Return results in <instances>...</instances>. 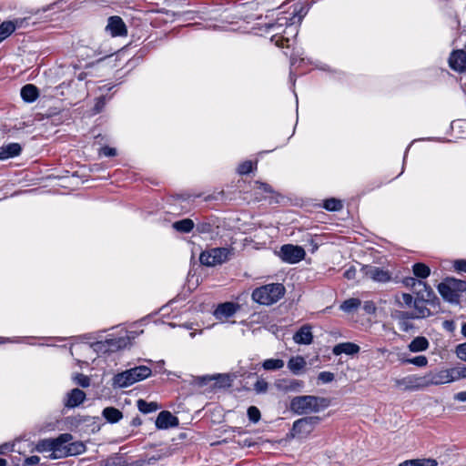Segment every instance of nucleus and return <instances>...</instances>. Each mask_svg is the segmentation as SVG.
Segmentation results:
<instances>
[{"label": "nucleus", "instance_id": "nucleus-1", "mask_svg": "<svg viewBox=\"0 0 466 466\" xmlns=\"http://www.w3.org/2000/svg\"><path fill=\"white\" fill-rule=\"evenodd\" d=\"M70 433H62L53 439V453L49 455L52 460L82 454L86 451V445L82 441H72Z\"/></svg>", "mask_w": 466, "mask_h": 466}, {"label": "nucleus", "instance_id": "nucleus-2", "mask_svg": "<svg viewBox=\"0 0 466 466\" xmlns=\"http://www.w3.org/2000/svg\"><path fill=\"white\" fill-rule=\"evenodd\" d=\"M302 20L300 15L295 9L289 16L280 15L277 18L276 23L268 25L269 28L279 30L285 26L282 31L283 35L275 40L276 46L279 47H289V36L296 35L298 34V25Z\"/></svg>", "mask_w": 466, "mask_h": 466}, {"label": "nucleus", "instance_id": "nucleus-3", "mask_svg": "<svg viewBox=\"0 0 466 466\" xmlns=\"http://www.w3.org/2000/svg\"><path fill=\"white\" fill-rule=\"evenodd\" d=\"M329 405V399L313 395L297 396L290 400V410L298 415L319 412Z\"/></svg>", "mask_w": 466, "mask_h": 466}, {"label": "nucleus", "instance_id": "nucleus-4", "mask_svg": "<svg viewBox=\"0 0 466 466\" xmlns=\"http://www.w3.org/2000/svg\"><path fill=\"white\" fill-rule=\"evenodd\" d=\"M152 374V370L147 366H137L123 372L116 374L112 379L114 388H127L136 382L147 379Z\"/></svg>", "mask_w": 466, "mask_h": 466}, {"label": "nucleus", "instance_id": "nucleus-5", "mask_svg": "<svg viewBox=\"0 0 466 466\" xmlns=\"http://www.w3.org/2000/svg\"><path fill=\"white\" fill-rule=\"evenodd\" d=\"M285 294V288L280 283H271L257 288L252 292V299L261 305H272Z\"/></svg>", "mask_w": 466, "mask_h": 466}, {"label": "nucleus", "instance_id": "nucleus-6", "mask_svg": "<svg viewBox=\"0 0 466 466\" xmlns=\"http://www.w3.org/2000/svg\"><path fill=\"white\" fill-rule=\"evenodd\" d=\"M231 256V249L228 248H214L203 251L199 256L202 265L215 267L228 260Z\"/></svg>", "mask_w": 466, "mask_h": 466}, {"label": "nucleus", "instance_id": "nucleus-7", "mask_svg": "<svg viewBox=\"0 0 466 466\" xmlns=\"http://www.w3.org/2000/svg\"><path fill=\"white\" fill-rule=\"evenodd\" d=\"M319 421L320 418L318 416L299 419L293 422L289 436L291 438H306L314 431Z\"/></svg>", "mask_w": 466, "mask_h": 466}, {"label": "nucleus", "instance_id": "nucleus-8", "mask_svg": "<svg viewBox=\"0 0 466 466\" xmlns=\"http://www.w3.org/2000/svg\"><path fill=\"white\" fill-rule=\"evenodd\" d=\"M425 381H423L424 388L431 385H442L457 381V369L456 367L441 370L436 372H430L426 376H423Z\"/></svg>", "mask_w": 466, "mask_h": 466}, {"label": "nucleus", "instance_id": "nucleus-9", "mask_svg": "<svg viewBox=\"0 0 466 466\" xmlns=\"http://www.w3.org/2000/svg\"><path fill=\"white\" fill-rule=\"evenodd\" d=\"M278 256L285 263L296 264L304 259L306 252L300 246L285 244L280 247Z\"/></svg>", "mask_w": 466, "mask_h": 466}, {"label": "nucleus", "instance_id": "nucleus-10", "mask_svg": "<svg viewBox=\"0 0 466 466\" xmlns=\"http://www.w3.org/2000/svg\"><path fill=\"white\" fill-rule=\"evenodd\" d=\"M360 271L365 278L378 283L390 282L392 275L390 270L374 265H362Z\"/></svg>", "mask_w": 466, "mask_h": 466}, {"label": "nucleus", "instance_id": "nucleus-11", "mask_svg": "<svg viewBox=\"0 0 466 466\" xmlns=\"http://www.w3.org/2000/svg\"><path fill=\"white\" fill-rule=\"evenodd\" d=\"M459 285L466 286V282L454 279H447L445 282L438 285V290L445 300L457 302L459 300V294L455 290V286Z\"/></svg>", "mask_w": 466, "mask_h": 466}, {"label": "nucleus", "instance_id": "nucleus-12", "mask_svg": "<svg viewBox=\"0 0 466 466\" xmlns=\"http://www.w3.org/2000/svg\"><path fill=\"white\" fill-rule=\"evenodd\" d=\"M424 379L415 375L407 376L394 380L395 386L402 390H417L423 389Z\"/></svg>", "mask_w": 466, "mask_h": 466}, {"label": "nucleus", "instance_id": "nucleus-13", "mask_svg": "<svg viewBox=\"0 0 466 466\" xmlns=\"http://www.w3.org/2000/svg\"><path fill=\"white\" fill-rule=\"evenodd\" d=\"M106 31L113 37L127 35V29L123 19L116 15L108 18Z\"/></svg>", "mask_w": 466, "mask_h": 466}, {"label": "nucleus", "instance_id": "nucleus-14", "mask_svg": "<svg viewBox=\"0 0 466 466\" xmlns=\"http://www.w3.org/2000/svg\"><path fill=\"white\" fill-rule=\"evenodd\" d=\"M239 309V305L234 302H225L219 304L214 310V316L217 319L224 321L232 317Z\"/></svg>", "mask_w": 466, "mask_h": 466}, {"label": "nucleus", "instance_id": "nucleus-15", "mask_svg": "<svg viewBox=\"0 0 466 466\" xmlns=\"http://www.w3.org/2000/svg\"><path fill=\"white\" fill-rule=\"evenodd\" d=\"M391 317L398 321L400 330L409 332L410 329H414V325L411 323V319H414L409 311L395 310L391 314Z\"/></svg>", "mask_w": 466, "mask_h": 466}, {"label": "nucleus", "instance_id": "nucleus-16", "mask_svg": "<svg viewBox=\"0 0 466 466\" xmlns=\"http://www.w3.org/2000/svg\"><path fill=\"white\" fill-rule=\"evenodd\" d=\"M412 307L413 311L410 312V314L413 317V319H426L431 316V309L426 306L425 296H422V298H416Z\"/></svg>", "mask_w": 466, "mask_h": 466}, {"label": "nucleus", "instance_id": "nucleus-17", "mask_svg": "<svg viewBox=\"0 0 466 466\" xmlns=\"http://www.w3.org/2000/svg\"><path fill=\"white\" fill-rule=\"evenodd\" d=\"M449 65L451 69L463 72L466 70V52L463 50H456L451 54Z\"/></svg>", "mask_w": 466, "mask_h": 466}, {"label": "nucleus", "instance_id": "nucleus-18", "mask_svg": "<svg viewBox=\"0 0 466 466\" xmlns=\"http://www.w3.org/2000/svg\"><path fill=\"white\" fill-rule=\"evenodd\" d=\"M178 425V420L177 417L171 414V412L163 410L161 411L156 420V426L157 429H168Z\"/></svg>", "mask_w": 466, "mask_h": 466}, {"label": "nucleus", "instance_id": "nucleus-19", "mask_svg": "<svg viewBox=\"0 0 466 466\" xmlns=\"http://www.w3.org/2000/svg\"><path fill=\"white\" fill-rule=\"evenodd\" d=\"M293 340L297 344L309 345L313 341V334L311 332V327L309 325H303L300 329L293 335Z\"/></svg>", "mask_w": 466, "mask_h": 466}, {"label": "nucleus", "instance_id": "nucleus-20", "mask_svg": "<svg viewBox=\"0 0 466 466\" xmlns=\"http://www.w3.org/2000/svg\"><path fill=\"white\" fill-rule=\"evenodd\" d=\"M360 350V346L353 342H342L333 347L332 353L336 356L341 354L354 355L357 354Z\"/></svg>", "mask_w": 466, "mask_h": 466}, {"label": "nucleus", "instance_id": "nucleus-21", "mask_svg": "<svg viewBox=\"0 0 466 466\" xmlns=\"http://www.w3.org/2000/svg\"><path fill=\"white\" fill-rule=\"evenodd\" d=\"M86 399V393L79 390L74 389L66 395L65 406L68 408H74L80 405Z\"/></svg>", "mask_w": 466, "mask_h": 466}, {"label": "nucleus", "instance_id": "nucleus-22", "mask_svg": "<svg viewBox=\"0 0 466 466\" xmlns=\"http://www.w3.org/2000/svg\"><path fill=\"white\" fill-rule=\"evenodd\" d=\"M22 150L18 143H9L0 147V160H5L20 154Z\"/></svg>", "mask_w": 466, "mask_h": 466}, {"label": "nucleus", "instance_id": "nucleus-23", "mask_svg": "<svg viewBox=\"0 0 466 466\" xmlns=\"http://www.w3.org/2000/svg\"><path fill=\"white\" fill-rule=\"evenodd\" d=\"M306 360L302 356L291 357L288 361V368L293 374H299L306 367Z\"/></svg>", "mask_w": 466, "mask_h": 466}, {"label": "nucleus", "instance_id": "nucleus-24", "mask_svg": "<svg viewBox=\"0 0 466 466\" xmlns=\"http://www.w3.org/2000/svg\"><path fill=\"white\" fill-rule=\"evenodd\" d=\"M429 346L428 339L425 337L419 336L410 341L408 348L411 352H420L426 350Z\"/></svg>", "mask_w": 466, "mask_h": 466}, {"label": "nucleus", "instance_id": "nucleus-25", "mask_svg": "<svg viewBox=\"0 0 466 466\" xmlns=\"http://www.w3.org/2000/svg\"><path fill=\"white\" fill-rule=\"evenodd\" d=\"M21 96L25 102H34L38 97V89L31 84H27L21 89Z\"/></svg>", "mask_w": 466, "mask_h": 466}, {"label": "nucleus", "instance_id": "nucleus-26", "mask_svg": "<svg viewBox=\"0 0 466 466\" xmlns=\"http://www.w3.org/2000/svg\"><path fill=\"white\" fill-rule=\"evenodd\" d=\"M104 418L110 423L118 422L123 418V413L116 408L106 407L102 412Z\"/></svg>", "mask_w": 466, "mask_h": 466}, {"label": "nucleus", "instance_id": "nucleus-27", "mask_svg": "<svg viewBox=\"0 0 466 466\" xmlns=\"http://www.w3.org/2000/svg\"><path fill=\"white\" fill-rule=\"evenodd\" d=\"M31 449H30V451L31 452H34V451H37V452H48L50 451L51 453H53V449H54V446H53V439H43L41 441H39L35 445H31Z\"/></svg>", "mask_w": 466, "mask_h": 466}, {"label": "nucleus", "instance_id": "nucleus-28", "mask_svg": "<svg viewBox=\"0 0 466 466\" xmlns=\"http://www.w3.org/2000/svg\"><path fill=\"white\" fill-rule=\"evenodd\" d=\"M106 344L108 346L109 350H120L127 346L129 343V337H118V338H111L106 339Z\"/></svg>", "mask_w": 466, "mask_h": 466}, {"label": "nucleus", "instance_id": "nucleus-29", "mask_svg": "<svg viewBox=\"0 0 466 466\" xmlns=\"http://www.w3.org/2000/svg\"><path fill=\"white\" fill-rule=\"evenodd\" d=\"M200 384H206L207 381L216 380L215 386L222 387L225 385H229V377L228 375L218 374L216 376H204L198 378Z\"/></svg>", "mask_w": 466, "mask_h": 466}, {"label": "nucleus", "instance_id": "nucleus-30", "mask_svg": "<svg viewBox=\"0 0 466 466\" xmlns=\"http://www.w3.org/2000/svg\"><path fill=\"white\" fill-rule=\"evenodd\" d=\"M438 462L434 459H413L407 460L400 463L398 466H437Z\"/></svg>", "mask_w": 466, "mask_h": 466}, {"label": "nucleus", "instance_id": "nucleus-31", "mask_svg": "<svg viewBox=\"0 0 466 466\" xmlns=\"http://www.w3.org/2000/svg\"><path fill=\"white\" fill-rule=\"evenodd\" d=\"M173 228L179 232L188 233L193 229L194 222L189 218H185L173 223Z\"/></svg>", "mask_w": 466, "mask_h": 466}, {"label": "nucleus", "instance_id": "nucleus-32", "mask_svg": "<svg viewBox=\"0 0 466 466\" xmlns=\"http://www.w3.org/2000/svg\"><path fill=\"white\" fill-rule=\"evenodd\" d=\"M284 361L280 359H268L262 362V368L266 370H278L284 367Z\"/></svg>", "mask_w": 466, "mask_h": 466}, {"label": "nucleus", "instance_id": "nucleus-33", "mask_svg": "<svg viewBox=\"0 0 466 466\" xmlns=\"http://www.w3.org/2000/svg\"><path fill=\"white\" fill-rule=\"evenodd\" d=\"M16 25L14 22L7 21L0 25V42L8 37L15 30Z\"/></svg>", "mask_w": 466, "mask_h": 466}, {"label": "nucleus", "instance_id": "nucleus-34", "mask_svg": "<svg viewBox=\"0 0 466 466\" xmlns=\"http://www.w3.org/2000/svg\"><path fill=\"white\" fill-rule=\"evenodd\" d=\"M413 274L420 279H426L430 276V268L423 263H415L412 267Z\"/></svg>", "mask_w": 466, "mask_h": 466}, {"label": "nucleus", "instance_id": "nucleus-35", "mask_svg": "<svg viewBox=\"0 0 466 466\" xmlns=\"http://www.w3.org/2000/svg\"><path fill=\"white\" fill-rule=\"evenodd\" d=\"M361 304L359 299L351 298L346 299L340 306L339 309L344 312H351L357 309Z\"/></svg>", "mask_w": 466, "mask_h": 466}, {"label": "nucleus", "instance_id": "nucleus-36", "mask_svg": "<svg viewBox=\"0 0 466 466\" xmlns=\"http://www.w3.org/2000/svg\"><path fill=\"white\" fill-rule=\"evenodd\" d=\"M137 408L139 411L143 413H150L152 411L157 410V405L156 402H147L144 400H137Z\"/></svg>", "mask_w": 466, "mask_h": 466}, {"label": "nucleus", "instance_id": "nucleus-37", "mask_svg": "<svg viewBox=\"0 0 466 466\" xmlns=\"http://www.w3.org/2000/svg\"><path fill=\"white\" fill-rule=\"evenodd\" d=\"M324 208L329 211H338L342 208V203L340 200L336 198H329L325 200Z\"/></svg>", "mask_w": 466, "mask_h": 466}, {"label": "nucleus", "instance_id": "nucleus-38", "mask_svg": "<svg viewBox=\"0 0 466 466\" xmlns=\"http://www.w3.org/2000/svg\"><path fill=\"white\" fill-rule=\"evenodd\" d=\"M247 413H248V420L251 422L257 423L259 421L261 414H260L259 410L256 406H250L248 409Z\"/></svg>", "mask_w": 466, "mask_h": 466}, {"label": "nucleus", "instance_id": "nucleus-39", "mask_svg": "<svg viewBox=\"0 0 466 466\" xmlns=\"http://www.w3.org/2000/svg\"><path fill=\"white\" fill-rule=\"evenodd\" d=\"M406 363L413 364L418 367H426L428 365V359L425 356H416L405 360Z\"/></svg>", "mask_w": 466, "mask_h": 466}, {"label": "nucleus", "instance_id": "nucleus-40", "mask_svg": "<svg viewBox=\"0 0 466 466\" xmlns=\"http://www.w3.org/2000/svg\"><path fill=\"white\" fill-rule=\"evenodd\" d=\"M268 389V383L262 378H259L254 384V390L260 394L265 393Z\"/></svg>", "mask_w": 466, "mask_h": 466}, {"label": "nucleus", "instance_id": "nucleus-41", "mask_svg": "<svg viewBox=\"0 0 466 466\" xmlns=\"http://www.w3.org/2000/svg\"><path fill=\"white\" fill-rule=\"evenodd\" d=\"M406 286H410L414 289H416L417 287H423L426 290H428V285L420 279H416L414 278H410L405 280Z\"/></svg>", "mask_w": 466, "mask_h": 466}, {"label": "nucleus", "instance_id": "nucleus-42", "mask_svg": "<svg viewBox=\"0 0 466 466\" xmlns=\"http://www.w3.org/2000/svg\"><path fill=\"white\" fill-rule=\"evenodd\" d=\"M253 169V163L249 160L244 161L238 167V172L240 175H247Z\"/></svg>", "mask_w": 466, "mask_h": 466}, {"label": "nucleus", "instance_id": "nucleus-43", "mask_svg": "<svg viewBox=\"0 0 466 466\" xmlns=\"http://www.w3.org/2000/svg\"><path fill=\"white\" fill-rule=\"evenodd\" d=\"M334 379H335V375H334V373H332L330 371H321L318 375V380L321 383H329V382L333 381Z\"/></svg>", "mask_w": 466, "mask_h": 466}, {"label": "nucleus", "instance_id": "nucleus-44", "mask_svg": "<svg viewBox=\"0 0 466 466\" xmlns=\"http://www.w3.org/2000/svg\"><path fill=\"white\" fill-rule=\"evenodd\" d=\"M254 190L258 193V192H265V193H272L273 192L272 187L268 184L262 183L259 181L255 182Z\"/></svg>", "mask_w": 466, "mask_h": 466}, {"label": "nucleus", "instance_id": "nucleus-45", "mask_svg": "<svg viewBox=\"0 0 466 466\" xmlns=\"http://www.w3.org/2000/svg\"><path fill=\"white\" fill-rule=\"evenodd\" d=\"M455 353L460 360L466 361V342L459 344L455 349Z\"/></svg>", "mask_w": 466, "mask_h": 466}, {"label": "nucleus", "instance_id": "nucleus-46", "mask_svg": "<svg viewBox=\"0 0 466 466\" xmlns=\"http://www.w3.org/2000/svg\"><path fill=\"white\" fill-rule=\"evenodd\" d=\"M99 154L105 157H115L116 155V149L110 147H104L100 148Z\"/></svg>", "mask_w": 466, "mask_h": 466}, {"label": "nucleus", "instance_id": "nucleus-47", "mask_svg": "<svg viewBox=\"0 0 466 466\" xmlns=\"http://www.w3.org/2000/svg\"><path fill=\"white\" fill-rule=\"evenodd\" d=\"M76 383L82 387H88L90 385V380L87 376L78 374L76 378Z\"/></svg>", "mask_w": 466, "mask_h": 466}, {"label": "nucleus", "instance_id": "nucleus-48", "mask_svg": "<svg viewBox=\"0 0 466 466\" xmlns=\"http://www.w3.org/2000/svg\"><path fill=\"white\" fill-rule=\"evenodd\" d=\"M20 442L17 441V442H15L14 444H9V443H4L2 445H0V454H5L6 453L7 451H15V446L18 445Z\"/></svg>", "mask_w": 466, "mask_h": 466}, {"label": "nucleus", "instance_id": "nucleus-49", "mask_svg": "<svg viewBox=\"0 0 466 466\" xmlns=\"http://www.w3.org/2000/svg\"><path fill=\"white\" fill-rule=\"evenodd\" d=\"M303 386L302 381L297 380H291L289 381V384L287 385V390H297L301 389Z\"/></svg>", "mask_w": 466, "mask_h": 466}, {"label": "nucleus", "instance_id": "nucleus-50", "mask_svg": "<svg viewBox=\"0 0 466 466\" xmlns=\"http://www.w3.org/2000/svg\"><path fill=\"white\" fill-rule=\"evenodd\" d=\"M414 292L417 294V298H422L424 296L423 292H426V297L429 299L432 293L431 288L428 286V290H426L423 287H417L416 289H414Z\"/></svg>", "mask_w": 466, "mask_h": 466}, {"label": "nucleus", "instance_id": "nucleus-51", "mask_svg": "<svg viewBox=\"0 0 466 466\" xmlns=\"http://www.w3.org/2000/svg\"><path fill=\"white\" fill-rule=\"evenodd\" d=\"M356 275H357V269L355 267L351 266L348 269H346V271L344 272V277L350 280V279H356Z\"/></svg>", "mask_w": 466, "mask_h": 466}, {"label": "nucleus", "instance_id": "nucleus-52", "mask_svg": "<svg viewBox=\"0 0 466 466\" xmlns=\"http://www.w3.org/2000/svg\"><path fill=\"white\" fill-rule=\"evenodd\" d=\"M40 461V458L38 456H30L25 459L23 465L24 466H31L35 465Z\"/></svg>", "mask_w": 466, "mask_h": 466}, {"label": "nucleus", "instance_id": "nucleus-53", "mask_svg": "<svg viewBox=\"0 0 466 466\" xmlns=\"http://www.w3.org/2000/svg\"><path fill=\"white\" fill-rule=\"evenodd\" d=\"M402 301L405 306L411 307L414 304L415 299L410 294L403 293L401 295Z\"/></svg>", "mask_w": 466, "mask_h": 466}, {"label": "nucleus", "instance_id": "nucleus-54", "mask_svg": "<svg viewBox=\"0 0 466 466\" xmlns=\"http://www.w3.org/2000/svg\"><path fill=\"white\" fill-rule=\"evenodd\" d=\"M363 309L368 314H373L376 311V306L372 301H365V303L363 305Z\"/></svg>", "mask_w": 466, "mask_h": 466}, {"label": "nucleus", "instance_id": "nucleus-55", "mask_svg": "<svg viewBox=\"0 0 466 466\" xmlns=\"http://www.w3.org/2000/svg\"><path fill=\"white\" fill-rule=\"evenodd\" d=\"M454 268L457 271L466 272V260L459 259L454 262Z\"/></svg>", "mask_w": 466, "mask_h": 466}, {"label": "nucleus", "instance_id": "nucleus-56", "mask_svg": "<svg viewBox=\"0 0 466 466\" xmlns=\"http://www.w3.org/2000/svg\"><path fill=\"white\" fill-rule=\"evenodd\" d=\"M456 369H457L458 380H465L466 379V366L465 365L457 366Z\"/></svg>", "mask_w": 466, "mask_h": 466}, {"label": "nucleus", "instance_id": "nucleus-57", "mask_svg": "<svg viewBox=\"0 0 466 466\" xmlns=\"http://www.w3.org/2000/svg\"><path fill=\"white\" fill-rule=\"evenodd\" d=\"M454 399L458 401L465 402L466 401V390L460 391L454 395Z\"/></svg>", "mask_w": 466, "mask_h": 466}, {"label": "nucleus", "instance_id": "nucleus-58", "mask_svg": "<svg viewBox=\"0 0 466 466\" xmlns=\"http://www.w3.org/2000/svg\"><path fill=\"white\" fill-rule=\"evenodd\" d=\"M104 106V100L100 98L96 104V112L98 113Z\"/></svg>", "mask_w": 466, "mask_h": 466}, {"label": "nucleus", "instance_id": "nucleus-59", "mask_svg": "<svg viewBox=\"0 0 466 466\" xmlns=\"http://www.w3.org/2000/svg\"><path fill=\"white\" fill-rule=\"evenodd\" d=\"M162 459V456L161 455H157V456H152L150 457L148 460H147V463L148 464H151L153 461H158Z\"/></svg>", "mask_w": 466, "mask_h": 466}, {"label": "nucleus", "instance_id": "nucleus-60", "mask_svg": "<svg viewBox=\"0 0 466 466\" xmlns=\"http://www.w3.org/2000/svg\"><path fill=\"white\" fill-rule=\"evenodd\" d=\"M461 334L466 337V322L461 327Z\"/></svg>", "mask_w": 466, "mask_h": 466}, {"label": "nucleus", "instance_id": "nucleus-61", "mask_svg": "<svg viewBox=\"0 0 466 466\" xmlns=\"http://www.w3.org/2000/svg\"><path fill=\"white\" fill-rule=\"evenodd\" d=\"M7 461L5 459L0 458V466H6Z\"/></svg>", "mask_w": 466, "mask_h": 466}, {"label": "nucleus", "instance_id": "nucleus-62", "mask_svg": "<svg viewBox=\"0 0 466 466\" xmlns=\"http://www.w3.org/2000/svg\"><path fill=\"white\" fill-rule=\"evenodd\" d=\"M5 341V338L0 337V343H4Z\"/></svg>", "mask_w": 466, "mask_h": 466}, {"label": "nucleus", "instance_id": "nucleus-63", "mask_svg": "<svg viewBox=\"0 0 466 466\" xmlns=\"http://www.w3.org/2000/svg\"><path fill=\"white\" fill-rule=\"evenodd\" d=\"M139 423H140V421H137V420H134V422H133L134 425H137V424H139Z\"/></svg>", "mask_w": 466, "mask_h": 466}, {"label": "nucleus", "instance_id": "nucleus-64", "mask_svg": "<svg viewBox=\"0 0 466 466\" xmlns=\"http://www.w3.org/2000/svg\"><path fill=\"white\" fill-rule=\"evenodd\" d=\"M20 450H21V448H20V447H18L16 451H17L18 452H21V451H20Z\"/></svg>", "mask_w": 466, "mask_h": 466}]
</instances>
